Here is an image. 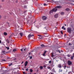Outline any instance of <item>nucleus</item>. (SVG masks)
Instances as JSON below:
<instances>
[{
  "label": "nucleus",
  "mask_w": 74,
  "mask_h": 74,
  "mask_svg": "<svg viewBox=\"0 0 74 74\" xmlns=\"http://www.w3.org/2000/svg\"><path fill=\"white\" fill-rule=\"evenodd\" d=\"M67 32L68 33H71L72 31H73L74 30V27H72V28L71 27H68L67 28Z\"/></svg>",
  "instance_id": "f257e3e1"
},
{
  "label": "nucleus",
  "mask_w": 74,
  "mask_h": 74,
  "mask_svg": "<svg viewBox=\"0 0 74 74\" xmlns=\"http://www.w3.org/2000/svg\"><path fill=\"white\" fill-rule=\"evenodd\" d=\"M32 36H34V35L33 34L32 35L31 34H29L28 36V40H30V37H32Z\"/></svg>",
  "instance_id": "f03ea898"
},
{
  "label": "nucleus",
  "mask_w": 74,
  "mask_h": 74,
  "mask_svg": "<svg viewBox=\"0 0 74 74\" xmlns=\"http://www.w3.org/2000/svg\"><path fill=\"white\" fill-rule=\"evenodd\" d=\"M68 64L69 66H70V65H71V64H72V62H71L70 60H68Z\"/></svg>",
  "instance_id": "7ed1b4c3"
},
{
  "label": "nucleus",
  "mask_w": 74,
  "mask_h": 74,
  "mask_svg": "<svg viewBox=\"0 0 74 74\" xmlns=\"http://www.w3.org/2000/svg\"><path fill=\"white\" fill-rule=\"evenodd\" d=\"M23 13L22 12V11L21 10L20 12L19 15L21 16H23Z\"/></svg>",
  "instance_id": "20e7f679"
},
{
  "label": "nucleus",
  "mask_w": 74,
  "mask_h": 74,
  "mask_svg": "<svg viewBox=\"0 0 74 74\" xmlns=\"http://www.w3.org/2000/svg\"><path fill=\"white\" fill-rule=\"evenodd\" d=\"M42 20L43 21H45V20H46V19H47V17H46V16H43L42 17Z\"/></svg>",
  "instance_id": "39448f33"
},
{
  "label": "nucleus",
  "mask_w": 74,
  "mask_h": 74,
  "mask_svg": "<svg viewBox=\"0 0 74 74\" xmlns=\"http://www.w3.org/2000/svg\"><path fill=\"white\" fill-rule=\"evenodd\" d=\"M43 34H46V35H45V37H48V34H47V32H44L43 33Z\"/></svg>",
  "instance_id": "423d86ee"
},
{
  "label": "nucleus",
  "mask_w": 74,
  "mask_h": 74,
  "mask_svg": "<svg viewBox=\"0 0 74 74\" xmlns=\"http://www.w3.org/2000/svg\"><path fill=\"white\" fill-rule=\"evenodd\" d=\"M52 10L53 12H56V11L58 10V9L56 8H55L53 9Z\"/></svg>",
  "instance_id": "0eeeda50"
},
{
  "label": "nucleus",
  "mask_w": 74,
  "mask_h": 74,
  "mask_svg": "<svg viewBox=\"0 0 74 74\" xmlns=\"http://www.w3.org/2000/svg\"><path fill=\"white\" fill-rule=\"evenodd\" d=\"M55 8H62V6L60 5L57 6L55 7Z\"/></svg>",
  "instance_id": "6e6552de"
},
{
  "label": "nucleus",
  "mask_w": 74,
  "mask_h": 74,
  "mask_svg": "<svg viewBox=\"0 0 74 74\" xmlns=\"http://www.w3.org/2000/svg\"><path fill=\"white\" fill-rule=\"evenodd\" d=\"M27 64H28V62L27 61H26L25 62V66H26L27 65Z\"/></svg>",
  "instance_id": "1a4fd4ad"
},
{
  "label": "nucleus",
  "mask_w": 74,
  "mask_h": 74,
  "mask_svg": "<svg viewBox=\"0 0 74 74\" xmlns=\"http://www.w3.org/2000/svg\"><path fill=\"white\" fill-rule=\"evenodd\" d=\"M54 17L55 18H57L58 17V14H56L54 15Z\"/></svg>",
  "instance_id": "9d476101"
},
{
  "label": "nucleus",
  "mask_w": 74,
  "mask_h": 74,
  "mask_svg": "<svg viewBox=\"0 0 74 74\" xmlns=\"http://www.w3.org/2000/svg\"><path fill=\"white\" fill-rule=\"evenodd\" d=\"M58 67L59 68H62V65L60 64L58 65Z\"/></svg>",
  "instance_id": "9b49d317"
},
{
  "label": "nucleus",
  "mask_w": 74,
  "mask_h": 74,
  "mask_svg": "<svg viewBox=\"0 0 74 74\" xmlns=\"http://www.w3.org/2000/svg\"><path fill=\"white\" fill-rule=\"evenodd\" d=\"M66 11H70V9L69 8H67L65 10Z\"/></svg>",
  "instance_id": "f8f14e48"
},
{
  "label": "nucleus",
  "mask_w": 74,
  "mask_h": 74,
  "mask_svg": "<svg viewBox=\"0 0 74 74\" xmlns=\"http://www.w3.org/2000/svg\"><path fill=\"white\" fill-rule=\"evenodd\" d=\"M53 10H51L49 12V13H50V14H51V13H53Z\"/></svg>",
  "instance_id": "ddd939ff"
},
{
  "label": "nucleus",
  "mask_w": 74,
  "mask_h": 74,
  "mask_svg": "<svg viewBox=\"0 0 74 74\" xmlns=\"http://www.w3.org/2000/svg\"><path fill=\"white\" fill-rule=\"evenodd\" d=\"M52 72H54V73H56V71H55V69H54V68L52 70Z\"/></svg>",
  "instance_id": "4468645a"
},
{
  "label": "nucleus",
  "mask_w": 74,
  "mask_h": 74,
  "mask_svg": "<svg viewBox=\"0 0 74 74\" xmlns=\"http://www.w3.org/2000/svg\"><path fill=\"white\" fill-rule=\"evenodd\" d=\"M40 45L42 47H46V46H45V45H44L43 44H42V45Z\"/></svg>",
  "instance_id": "2eb2a0df"
},
{
  "label": "nucleus",
  "mask_w": 74,
  "mask_h": 74,
  "mask_svg": "<svg viewBox=\"0 0 74 74\" xmlns=\"http://www.w3.org/2000/svg\"><path fill=\"white\" fill-rule=\"evenodd\" d=\"M3 34L4 35V36H7V33L5 32H4L3 33Z\"/></svg>",
  "instance_id": "dca6fc26"
},
{
  "label": "nucleus",
  "mask_w": 74,
  "mask_h": 74,
  "mask_svg": "<svg viewBox=\"0 0 74 74\" xmlns=\"http://www.w3.org/2000/svg\"><path fill=\"white\" fill-rule=\"evenodd\" d=\"M40 70H42L43 69V67L42 66H40Z\"/></svg>",
  "instance_id": "f3484780"
},
{
  "label": "nucleus",
  "mask_w": 74,
  "mask_h": 74,
  "mask_svg": "<svg viewBox=\"0 0 74 74\" xmlns=\"http://www.w3.org/2000/svg\"><path fill=\"white\" fill-rule=\"evenodd\" d=\"M46 53V51H45L43 55V56H45V54Z\"/></svg>",
  "instance_id": "a211bd4d"
},
{
  "label": "nucleus",
  "mask_w": 74,
  "mask_h": 74,
  "mask_svg": "<svg viewBox=\"0 0 74 74\" xmlns=\"http://www.w3.org/2000/svg\"><path fill=\"white\" fill-rule=\"evenodd\" d=\"M30 71L31 73H32L33 72V70L32 69H30Z\"/></svg>",
  "instance_id": "6ab92c4d"
},
{
  "label": "nucleus",
  "mask_w": 74,
  "mask_h": 74,
  "mask_svg": "<svg viewBox=\"0 0 74 74\" xmlns=\"http://www.w3.org/2000/svg\"><path fill=\"white\" fill-rule=\"evenodd\" d=\"M51 57H52V58H53V53H52L51 54Z\"/></svg>",
  "instance_id": "aec40b11"
},
{
  "label": "nucleus",
  "mask_w": 74,
  "mask_h": 74,
  "mask_svg": "<svg viewBox=\"0 0 74 74\" xmlns=\"http://www.w3.org/2000/svg\"><path fill=\"white\" fill-rule=\"evenodd\" d=\"M38 38H39V39H42V36H39L38 37Z\"/></svg>",
  "instance_id": "412c9836"
},
{
  "label": "nucleus",
  "mask_w": 74,
  "mask_h": 74,
  "mask_svg": "<svg viewBox=\"0 0 74 74\" xmlns=\"http://www.w3.org/2000/svg\"><path fill=\"white\" fill-rule=\"evenodd\" d=\"M20 34L21 35V37H22V35H23V34L22 33H20Z\"/></svg>",
  "instance_id": "4be33fe9"
},
{
  "label": "nucleus",
  "mask_w": 74,
  "mask_h": 74,
  "mask_svg": "<svg viewBox=\"0 0 74 74\" xmlns=\"http://www.w3.org/2000/svg\"><path fill=\"white\" fill-rule=\"evenodd\" d=\"M5 48L8 50H9V49H10V48H9L8 47H5Z\"/></svg>",
  "instance_id": "5701e85b"
},
{
  "label": "nucleus",
  "mask_w": 74,
  "mask_h": 74,
  "mask_svg": "<svg viewBox=\"0 0 74 74\" xmlns=\"http://www.w3.org/2000/svg\"><path fill=\"white\" fill-rule=\"evenodd\" d=\"M16 51V50L15 49H14L13 50V52H15Z\"/></svg>",
  "instance_id": "b1692460"
},
{
  "label": "nucleus",
  "mask_w": 74,
  "mask_h": 74,
  "mask_svg": "<svg viewBox=\"0 0 74 74\" xmlns=\"http://www.w3.org/2000/svg\"><path fill=\"white\" fill-rule=\"evenodd\" d=\"M11 65H12V63H10V64H9V66H11Z\"/></svg>",
  "instance_id": "393cba45"
},
{
  "label": "nucleus",
  "mask_w": 74,
  "mask_h": 74,
  "mask_svg": "<svg viewBox=\"0 0 74 74\" xmlns=\"http://www.w3.org/2000/svg\"><path fill=\"white\" fill-rule=\"evenodd\" d=\"M2 53H3V54H5V51H2Z\"/></svg>",
  "instance_id": "a878e982"
},
{
  "label": "nucleus",
  "mask_w": 74,
  "mask_h": 74,
  "mask_svg": "<svg viewBox=\"0 0 74 74\" xmlns=\"http://www.w3.org/2000/svg\"><path fill=\"white\" fill-rule=\"evenodd\" d=\"M73 58H74V57L73 56H71V59H72V60H73Z\"/></svg>",
  "instance_id": "bb28decb"
},
{
  "label": "nucleus",
  "mask_w": 74,
  "mask_h": 74,
  "mask_svg": "<svg viewBox=\"0 0 74 74\" xmlns=\"http://www.w3.org/2000/svg\"><path fill=\"white\" fill-rule=\"evenodd\" d=\"M61 15H63L64 14V12H62L61 13Z\"/></svg>",
  "instance_id": "cd10ccee"
},
{
  "label": "nucleus",
  "mask_w": 74,
  "mask_h": 74,
  "mask_svg": "<svg viewBox=\"0 0 74 74\" xmlns=\"http://www.w3.org/2000/svg\"><path fill=\"white\" fill-rule=\"evenodd\" d=\"M26 50H27L28 49H27L26 48H25V49H24V51H26Z\"/></svg>",
  "instance_id": "c85d7f7f"
},
{
  "label": "nucleus",
  "mask_w": 74,
  "mask_h": 74,
  "mask_svg": "<svg viewBox=\"0 0 74 74\" xmlns=\"http://www.w3.org/2000/svg\"><path fill=\"white\" fill-rule=\"evenodd\" d=\"M24 8H27V6L26 5H25L24 6Z\"/></svg>",
  "instance_id": "c756f323"
},
{
  "label": "nucleus",
  "mask_w": 74,
  "mask_h": 74,
  "mask_svg": "<svg viewBox=\"0 0 74 74\" xmlns=\"http://www.w3.org/2000/svg\"><path fill=\"white\" fill-rule=\"evenodd\" d=\"M47 68L48 69H51V67H50V66H48L47 67Z\"/></svg>",
  "instance_id": "7c9ffc66"
},
{
  "label": "nucleus",
  "mask_w": 74,
  "mask_h": 74,
  "mask_svg": "<svg viewBox=\"0 0 74 74\" xmlns=\"http://www.w3.org/2000/svg\"><path fill=\"white\" fill-rule=\"evenodd\" d=\"M49 63L50 64V63H51V62H52L51 61H49Z\"/></svg>",
  "instance_id": "2f4dec72"
},
{
  "label": "nucleus",
  "mask_w": 74,
  "mask_h": 74,
  "mask_svg": "<svg viewBox=\"0 0 74 74\" xmlns=\"http://www.w3.org/2000/svg\"><path fill=\"white\" fill-rule=\"evenodd\" d=\"M54 3H58V1H54Z\"/></svg>",
  "instance_id": "473e14b6"
},
{
  "label": "nucleus",
  "mask_w": 74,
  "mask_h": 74,
  "mask_svg": "<svg viewBox=\"0 0 74 74\" xmlns=\"http://www.w3.org/2000/svg\"><path fill=\"white\" fill-rule=\"evenodd\" d=\"M27 10H25L24 11V13H25V12H27Z\"/></svg>",
  "instance_id": "72a5a7b5"
},
{
  "label": "nucleus",
  "mask_w": 74,
  "mask_h": 74,
  "mask_svg": "<svg viewBox=\"0 0 74 74\" xmlns=\"http://www.w3.org/2000/svg\"><path fill=\"white\" fill-rule=\"evenodd\" d=\"M44 6H46V5H47V4H45V3H44Z\"/></svg>",
  "instance_id": "f704fd0d"
},
{
  "label": "nucleus",
  "mask_w": 74,
  "mask_h": 74,
  "mask_svg": "<svg viewBox=\"0 0 74 74\" xmlns=\"http://www.w3.org/2000/svg\"><path fill=\"white\" fill-rule=\"evenodd\" d=\"M69 45H72V44H71L70 43H69Z\"/></svg>",
  "instance_id": "c9c22d12"
},
{
  "label": "nucleus",
  "mask_w": 74,
  "mask_h": 74,
  "mask_svg": "<svg viewBox=\"0 0 74 74\" xmlns=\"http://www.w3.org/2000/svg\"><path fill=\"white\" fill-rule=\"evenodd\" d=\"M64 26H63L62 27V29H64Z\"/></svg>",
  "instance_id": "e433bc0d"
},
{
  "label": "nucleus",
  "mask_w": 74,
  "mask_h": 74,
  "mask_svg": "<svg viewBox=\"0 0 74 74\" xmlns=\"http://www.w3.org/2000/svg\"><path fill=\"white\" fill-rule=\"evenodd\" d=\"M7 42L8 43H9L10 42H9V40H7Z\"/></svg>",
  "instance_id": "4c0bfd02"
},
{
  "label": "nucleus",
  "mask_w": 74,
  "mask_h": 74,
  "mask_svg": "<svg viewBox=\"0 0 74 74\" xmlns=\"http://www.w3.org/2000/svg\"><path fill=\"white\" fill-rule=\"evenodd\" d=\"M23 74H26V73L25 72H23Z\"/></svg>",
  "instance_id": "58836bf2"
},
{
  "label": "nucleus",
  "mask_w": 74,
  "mask_h": 74,
  "mask_svg": "<svg viewBox=\"0 0 74 74\" xmlns=\"http://www.w3.org/2000/svg\"><path fill=\"white\" fill-rule=\"evenodd\" d=\"M1 15H0V19H1Z\"/></svg>",
  "instance_id": "ea45409f"
},
{
  "label": "nucleus",
  "mask_w": 74,
  "mask_h": 74,
  "mask_svg": "<svg viewBox=\"0 0 74 74\" xmlns=\"http://www.w3.org/2000/svg\"><path fill=\"white\" fill-rule=\"evenodd\" d=\"M38 36H39V37H40L41 36V35H38Z\"/></svg>",
  "instance_id": "a19ab883"
},
{
  "label": "nucleus",
  "mask_w": 74,
  "mask_h": 74,
  "mask_svg": "<svg viewBox=\"0 0 74 74\" xmlns=\"http://www.w3.org/2000/svg\"><path fill=\"white\" fill-rule=\"evenodd\" d=\"M30 59H32V57L31 56L30 57Z\"/></svg>",
  "instance_id": "79ce46f5"
},
{
  "label": "nucleus",
  "mask_w": 74,
  "mask_h": 74,
  "mask_svg": "<svg viewBox=\"0 0 74 74\" xmlns=\"http://www.w3.org/2000/svg\"><path fill=\"white\" fill-rule=\"evenodd\" d=\"M60 32H61L62 34H63V32H62V31H61Z\"/></svg>",
  "instance_id": "37998d69"
},
{
  "label": "nucleus",
  "mask_w": 74,
  "mask_h": 74,
  "mask_svg": "<svg viewBox=\"0 0 74 74\" xmlns=\"http://www.w3.org/2000/svg\"><path fill=\"white\" fill-rule=\"evenodd\" d=\"M43 67H44V68H45V67H46V66L45 65H44Z\"/></svg>",
  "instance_id": "c03bdc74"
},
{
  "label": "nucleus",
  "mask_w": 74,
  "mask_h": 74,
  "mask_svg": "<svg viewBox=\"0 0 74 74\" xmlns=\"http://www.w3.org/2000/svg\"><path fill=\"white\" fill-rule=\"evenodd\" d=\"M2 60L3 61H6V60Z\"/></svg>",
  "instance_id": "a18cd8bd"
},
{
  "label": "nucleus",
  "mask_w": 74,
  "mask_h": 74,
  "mask_svg": "<svg viewBox=\"0 0 74 74\" xmlns=\"http://www.w3.org/2000/svg\"><path fill=\"white\" fill-rule=\"evenodd\" d=\"M11 35H10L9 36V38H11Z\"/></svg>",
  "instance_id": "49530a36"
},
{
  "label": "nucleus",
  "mask_w": 74,
  "mask_h": 74,
  "mask_svg": "<svg viewBox=\"0 0 74 74\" xmlns=\"http://www.w3.org/2000/svg\"><path fill=\"white\" fill-rule=\"evenodd\" d=\"M68 57H70V56L69 55H68Z\"/></svg>",
  "instance_id": "de8ad7c7"
},
{
  "label": "nucleus",
  "mask_w": 74,
  "mask_h": 74,
  "mask_svg": "<svg viewBox=\"0 0 74 74\" xmlns=\"http://www.w3.org/2000/svg\"><path fill=\"white\" fill-rule=\"evenodd\" d=\"M1 1L2 2H4V0H2Z\"/></svg>",
  "instance_id": "09e8293b"
},
{
  "label": "nucleus",
  "mask_w": 74,
  "mask_h": 74,
  "mask_svg": "<svg viewBox=\"0 0 74 74\" xmlns=\"http://www.w3.org/2000/svg\"><path fill=\"white\" fill-rule=\"evenodd\" d=\"M25 70H26V71H28V69H26Z\"/></svg>",
  "instance_id": "8fccbe9b"
},
{
  "label": "nucleus",
  "mask_w": 74,
  "mask_h": 74,
  "mask_svg": "<svg viewBox=\"0 0 74 74\" xmlns=\"http://www.w3.org/2000/svg\"><path fill=\"white\" fill-rule=\"evenodd\" d=\"M58 52L59 53H61L60 51V50H58Z\"/></svg>",
  "instance_id": "3c124183"
},
{
  "label": "nucleus",
  "mask_w": 74,
  "mask_h": 74,
  "mask_svg": "<svg viewBox=\"0 0 74 74\" xmlns=\"http://www.w3.org/2000/svg\"><path fill=\"white\" fill-rule=\"evenodd\" d=\"M23 50L22 49H21V51H23Z\"/></svg>",
  "instance_id": "603ef678"
},
{
  "label": "nucleus",
  "mask_w": 74,
  "mask_h": 74,
  "mask_svg": "<svg viewBox=\"0 0 74 74\" xmlns=\"http://www.w3.org/2000/svg\"><path fill=\"white\" fill-rule=\"evenodd\" d=\"M1 40H0V44H1Z\"/></svg>",
  "instance_id": "864d4df0"
},
{
  "label": "nucleus",
  "mask_w": 74,
  "mask_h": 74,
  "mask_svg": "<svg viewBox=\"0 0 74 74\" xmlns=\"http://www.w3.org/2000/svg\"><path fill=\"white\" fill-rule=\"evenodd\" d=\"M2 7V6H1V5H0V8H1Z\"/></svg>",
  "instance_id": "5fc2aeb1"
},
{
  "label": "nucleus",
  "mask_w": 74,
  "mask_h": 74,
  "mask_svg": "<svg viewBox=\"0 0 74 74\" xmlns=\"http://www.w3.org/2000/svg\"><path fill=\"white\" fill-rule=\"evenodd\" d=\"M23 61L21 63V64H23Z\"/></svg>",
  "instance_id": "6e6d98bb"
},
{
  "label": "nucleus",
  "mask_w": 74,
  "mask_h": 74,
  "mask_svg": "<svg viewBox=\"0 0 74 74\" xmlns=\"http://www.w3.org/2000/svg\"><path fill=\"white\" fill-rule=\"evenodd\" d=\"M64 67H65H65H66V65H65L64 66Z\"/></svg>",
  "instance_id": "4d7b16f0"
},
{
  "label": "nucleus",
  "mask_w": 74,
  "mask_h": 74,
  "mask_svg": "<svg viewBox=\"0 0 74 74\" xmlns=\"http://www.w3.org/2000/svg\"><path fill=\"white\" fill-rule=\"evenodd\" d=\"M64 30H66V28H64Z\"/></svg>",
  "instance_id": "13d9d810"
},
{
  "label": "nucleus",
  "mask_w": 74,
  "mask_h": 74,
  "mask_svg": "<svg viewBox=\"0 0 74 74\" xmlns=\"http://www.w3.org/2000/svg\"><path fill=\"white\" fill-rule=\"evenodd\" d=\"M16 59L15 58L14 59V60H16Z\"/></svg>",
  "instance_id": "bf43d9fd"
},
{
  "label": "nucleus",
  "mask_w": 74,
  "mask_h": 74,
  "mask_svg": "<svg viewBox=\"0 0 74 74\" xmlns=\"http://www.w3.org/2000/svg\"><path fill=\"white\" fill-rule=\"evenodd\" d=\"M69 1H72V0H69Z\"/></svg>",
  "instance_id": "052dcab7"
},
{
  "label": "nucleus",
  "mask_w": 74,
  "mask_h": 74,
  "mask_svg": "<svg viewBox=\"0 0 74 74\" xmlns=\"http://www.w3.org/2000/svg\"><path fill=\"white\" fill-rule=\"evenodd\" d=\"M30 53H29V55H30Z\"/></svg>",
  "instance_id": "680f3d73"
},
{
  "label": "nucleus",
  "mask_w": 74,
  "mask_h": 74,
  "mask_svg": "<svg viewBox=\"0 0 74 74\" xmlns=\"http://www.w3.org/2000/svg\"><path fill=\"white\" fill-rule=\"evenodd\" d=\"M73 57H74V53H73Z\"/></svg>",
  "instance_id": "e2e57ef3"
},
{
  "label": "nucleus",
  "mask_w": 74,
  "mask_h": 74,
  "mask_svg": "<svg viewBox=\"0 0 74 74\" xmlns=\"http://www.w3.org/2000/svg\"><path fill=\"white\" fill-rule=\"evenodd\" d=\"M60 71H61V72L62 71V70H61Z\"/></svg>",
  "instance_id": "0e129e2a"
},
{
  "label": "nucleus",
  "mask_w": 74,
  "mask_h": 74,
  "mask_svg": "<svg viewBox=\"0 0 74 74\" xmlns=\"http://www.w3.org/2000/svg\"><path fill=\"white\" fill-rule=\"evenodd\" d=\"M65 26H66V24H65Z\"/></svg>",
  "instance_id": "69168bd1"
},
{
  "label": "nucleus",
  "mask_w": 74,
  "mask_h": 74,
  "mask_svg": "<svg viewBox=\"0 0 74 74\" xmlns=\"http://www.w3.org/2000/svg\"><path fill=\"white\" fill-rule=\"evenodd\" d=\"M29 74H32L31 73H29Z\"/></svg>",
  "instance_id": "338daca9"
},
{
  "label": "nucleus",
  "mask_w": 74,
  "mask_h": 74,
  "mask_svg": "<svg viewBox=\"0 0 74 74\" xmlns=\"http://www.w3.org/2000/svg\"><path fill=\"white\" fill-rule=\"evenodd\" d=\"M8 25H9V23H8Z\"/></svg>",
  "instance_id": "774afa93"
}]
</instances>
